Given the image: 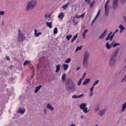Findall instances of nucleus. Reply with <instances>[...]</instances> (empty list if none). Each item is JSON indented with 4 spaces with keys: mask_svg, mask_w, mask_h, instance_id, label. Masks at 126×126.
I'll use <instances>...</instances> for the list:
<instances>
[{
    "mask_svg": "<svg viewBox=\"0 0 126 126\" xmlns=\"http://www.w3.org/2000/svg\"><path fill=\"white\" fill-rule=\"evenodd\" d=\"M87 106V104L86 103H83L80 105V108L81 110H83Z\"/></svg>",
    "mask_w": 126,
    "mask_h": 126,
    "instance_id": "14",
    "label": "nucleus"
},
{
    "mask_svg": "<svg viewBox=\"0 0 126 126\" xmlns=\"http://www.w3.org/2000/svg\"><path fill=\"white\" fill-rule=\"evenodd\" d=\"M46 26L49 27V28H50V29H52L53 27V25H52V22H46Z\"/></svg>",
    "mask_w": 126,
    "mask_h": 126,
    "instance_id": "20",
    "label": "nucleus"
},
{
    "mask_svg": "<svg viewBox=\"0 0 126 126\" xmlns=\"http://www.w3.org/2000/svg\"><path fill=\"white\" fill-rule=\"evenodd\" d=\"M126 108V103L125 102V103L122 105V108L121 110V112H125Z\"/></svg>",
    "mask_w": 126,
    "mask_h": 126,
    "instance_id": "23",
    "label": "nucleus"
},
{
    "mask_svg": "<svg viewBox=\"0 0 126 126\" xmlns=\"http://www.w3.org/2000/svg\"><path fill=\"white\" fill-rule=\"evenodd\" d=\"M120 45H121L120 43H115L113 44V48H116V47H117V46H120Z\"/></svg>",
    "mask_w": 126,
    "mask_h": 126,
    "instance_id": "32",
    "label": "nucleus"
},
{
    "mask_svg": "<svg viewBox=\"0 0 126 126\" xmlns=\"http://www.w3.org/2000/svg\"><path fill=\"white\" fill-rule=\"evenodd\" d=\"M85 37H86V34L83 33V39H85Z\"/></svg>",
    "mask_w": 126,
    "mask_h": 126,
    "instance_id": "50",
    "label": "nucleus"
},
{
    "mask_svg": "<svg viewBox=\"0 0 126 126\" xmlns=\"http://www.w3.org/2000/svg\"><path fill=\"white\" fill-rule=\"evenodd\" d=\"M105 112H106V109H103L98 113V115H99L101 118L103 117V116H104V114H105Z\"/></svg>",
    "mask_w": 126,
    "mask_h": 126,
    "instance_id": "11",
    "label": "nucleus"
},
{
    "mask_svg": "<svg viewBox=\"0 0 126 126\" xmlns=\"http://www.w3.org/2000/svg\"><path fill=\"white\" fill-rule=\"evenodd\" d=\"M81 82L80 81H79L78 83H77V85L78 86H80V85H81Z\"/></svg>",
    "mask_w": 126,
    "mask_h": 126,
    "instance_id": "49",
    "label": "nucleus"
},
{
    "mask_svg": "<svg viewBox=\"0 0 126 126\" xmlns=\"http://www.w3.org/2000/svg\"><path fill=\"white\" fill-rule=\"evenodd\" d=\"M61 65L60 64H58L56 66V72L58 73L60 72V70H61Z\"/></svg>",
    "mask_w": 126,
    "mask_h": 126,
    "instance_id": "21",
    "label": "nucleus"
},
{
    "mask_svg": "<svg viewBox=\"0 0 126 126\" xmlns=\"http://www.w3.org/2000/svg\"><path fill=\"white\" fill-rule=\"evenodd\" d=\"M66 76V74L65 73H64L63 74L62 77V80L63 82H64V81H65V77Z\"/></svg>",
    "mask_w": 126,
    "mask_h": 126,
    "instance_id": "24",
    "label": "nucleus"
},
{
    "mask_svg": "<svg viewBox=\"0 0 126 126\" xmlns=\"http://www.w3.org/2000/svg\"><path fill=\"white\" fill-rule=\"evenodd\" d=\"M90 82V79H86L83 83V85H87Z\"/></svg>",
    "mask_w": 126,
    "mask_h": 126,
    "instance_id": "17",
    "label": "nucleus"
},
{
    "mask_svg": "<svg viewBox=\"0 0 126 126\" xmlns=\"http://www.w3.org/2000/svg\"><path fill=\"white\" fill-rule=\"evenodd\" d=\"M42 87V85H39L35 88V89L34 90L35 93H38V91L41 89V88Z\"/></svg>",
    "mask_w": 126,
    "mask_h": 126,
    "instance_id": "19",
    "label": "nucleus"
},
{
    "mask_svg": "<svg viewBox=\"0 0 126 126\" xmlns=\"http://www.w3.org/2000/svg\"><path fill=\"white\" fill-rule=\"evenodd\" d=\"M94 3H95V0H94L92 2V3L91 2V3L90 4L91 8H92V7H93V5Z\"/></svg>",
    "mask_w": 126,
    "mask_h": 126,
    "instance_id": "36",
    "label": "nucleus"
},
{
    "mask_svg": "<svg viewBox=\"0 0 126 126\" xmlns=\"http://www.w3.org/2000/svg\"><path fill=\"white\" fill-rule=\"evenodd\" d=\"M99 83V80H96L93 85V86L95 87Z\"/></svg>",
    "mask_w": 126,
    "mask_h": 126,
    "instance_id": "33",
    "label": "nucleus"
},
{
    "mask_svg": "<svg viewBox=\"0 0 126 126\" xmlns=\"http://www.w3.org/2000/svg\"><path fill=\"white\" fill-rule=\"evenodd\" d=\"M80 68V67H78L76 69V71H78V70Z\"/></svg>",
    "mask_w": 126,
    "mask_h": 126,
    "instance_id": "61",
    "label": "nucleus"
},
{
    "mask_svg": "<svg viewBox=\"0 0 126 126\" xmlns=\"http://www.w3.org/2000/svg\"><path fill=\"white\" fill-rule=\"evenodd\" d=\"M4 14V11H0V15H3Z\"/></svg>",
    "mask_w": 126,
    "mask_h": 126,
    "instance_id": "44",
    "label": "nucleus"
},
{
    "mask_svg": "<svg viewBox=\"0 0 126 126\" xmlns=\"http://www.w3.org/2000/svg\"><path fill=\"white\" fill-rule=\"evenodd\" d=\"M107 29H106L98 37L99 40H102V39H103L104 38H105V37H106V36L107 35Z\"/></svg>",
    "mask_w": 126,
    "mask_h": 126,
    "instance_id": "7",
    "label": "nucleus"
},
{
    "mask_svg": "<svg viewBox=\"0 0 126 126\" xmlns=\"http://www.w3.org/2000/svg\"><path fill=\"white\" fill-rule=\"evenodd\" d=\"M71 62V58H68L65 60V63H69Z\"/></svg>",
    "mask_w": 126,
    "mask_h": 126,
    "instance_id": "28",
    "label": "nucleus"
},
{
    "mask_svg": "<svg viewBox=\"0 0 126 126\" xmlns=\"http://www.w3.org/2000/svg\"><path fill=\"white\" fill-rule=\"evenodd\" d=\"M30 63V62L28 61H25V62L24 63V65H27V64H28V63Z\"/></svg>",
    "mask_w": 126,
    "mask_h": 126,
    "instance_id": "38",
    "label": "nucleus"
},
{
    "mask_svg": "<svg viewBox=\"0 0 126 126\" xmlns=\"http://www.w3.org/2000/svg\"><path fill=\"white\" fill-rule=\"evenodd\" d=\"M98 16H99L98 15H96L94 18V19L96 20L97 18H98Z\"/></svg>",
    "mask_w": 126,
    "mask_h": 126,
    "instance_id": "55",
    "label": "nucleus"
},
{
    "mask_svg": "<svg viewBox=\"0 0 126 126\" xmlns=\"http://www.w3.org/2000/svg\"><path fill=\"white\" fill-rule=\"evenodd\" d=\"M113 33V32H111L107 35V37L105 38V41H108L110 39V37L112 36V34Z\"/></svg>",
    "mask_w": 126,
    "mask_h": 126,
    "instance_id": "22",
    "label": "nucleus"
},
{
    "mask_svg": "<svg viewBox=\"0 0 126 126\" xmlns=\"http://www.w3.org/2000/svg\"><path fill=\"white\" fill-rule=\"evenodd\" d=\"M67 92H74L75 91V85L71 79H68L65 84Z\"/></svg>",
    "mask_w": 126,
    "mask_h": 126,
    "instance_id": "2",
    "label": "nucleus"
},
{
    "mask_svg": "<svg viewBox=\"0 0 126 126\" xmlns=\"http://www.w3.org/2000/svg\"><path fill=\"white\" fill-rule=\"evenodd\" d=\"M44 113L45 115H46V113H47V109H45L44 110Z\"/></svg>",
    "mask_w": 126,
    "mask_h": 126,
    "instance_id": "58",
    "label": "nucleus"
},
{
    "mask_svg": "<svg viewBox=\"0 0 126 126\" xmlns=\"http://www.w3.org/2000/svg\"><path fill=\"white\" fill-rule=\"evenodd\" d=\"M36 5H37V0H31L27 5L26 10L27 11L31 10V9H33Z\"/></svg>",
    "mask_w": 126,
    "mask_h": 126,
    "instance_id": "4",
    "label": "nucleus"
},
{
    "mask_svg": "<svg viewBox=\"0 0 126 126\" xmlns=\"http://www.w3.org/2000/svg\"><path fill=\"white\" fill-rule=\"evenodd\" d=\"M100 11H101V10H99L96 15L99 16V15L100 14Z\"/></svg>",
    "mask_w": 126,
    "mask_h": 126,
    "instance_id": "54",
    "label": "nucleus"
},
{
    "mask_svg": "<svg viewBox=\"0 0 126 126\" xmlns=\"http://www.w3.org/2000/svg\"><path fill=\"white\" fill-rule=\"evenodd\" d=\"M77 24H78V22H74L73 23V25L74 26H76V25Z\"/></svg>",
    "mask_w": 126,
    "mask_h": 126,
    "instance_id": "51",
    "label": "nucleus"
},
{
    "mask_svg": "<svg viewBox=\"0 0 126 126\" xmlns=\"http://www.w3.org/2000/svg\"><path fill=\"white\" fill-rule=\"evenodd\" d=\"M83 76H84V77H85V76H86V73H84Z\"/></svg>",
    "mask_w": 126,
    "mask_h": 126,
    "instance_id": "62",
    "label": "nucleus"
},
{
    "mask_svg": "<svg viewBox=\"0 0 126 126\" xmlns=\"http://www.w3.org/2000/svg\"><path fill=\"white\" fill-rule=\"evenodd\" d=\"M117 32H119L118 29H116V31L112 33V34H114V36H115V34H116V33H117Z\"/></svg>",
    "mask_w": 126,
    "mask_h": 126,
    "instance_id": "46",
    "label": "nucleus"
},
{
    "mask_svg": "<svg viewBox=\"0 0 126 126\" xmlns=\"http://www.w3.org/2000/svg\"><path fill=\"white\" fill-rule=\"evenodd\" d=\"M18 36H19L20 35H22L23 34V33H21V30H18Z\"/></svg>",
    "mask_w": 126,
    "mask_h": 126,
    "instance_id": "43",
    "label": "nucleus"
},
{
    "mask_svg": "<svg viewBox=\"0 0 126 126\" xmlns=\"http://www.w3.org/2000/svg\"><path fill=\"white\" fill-rule=\"evenodd\" d=\"M125 72H126V70L125 69V68H123L121 70H119L117 73L120 76H123V75L125 74Z\"/></svg>",
    "mask_w": 126,
    "mask_h": 126,
    "instance_id": "8",
    "label": "nucleus"
},
{
    "mask_svg": "<svg viewBox=\"0 0 126 126\" xmlns=\"http://www.w3.org/2000/svg\"><path fill=\"white\" fill-rule=\"evenodd\" d=\"M63 17H64V13L63 12H61L58 15V18H60L61 20H63Z\"/></svg>",
    "mask_w": 126,
    "mask_h": 126,
    "instance_id": "18",
    "label": "nucleus"
},
{
    "mask_svg": "<svg viewBox=\"0 0 126 126\" xmlns=\"http://www.w3.org/2000/svg\"><path fill=\"white\" fill-rule=\"evenodd\" d=\"M41 34H42V32H39L38 33H37V29H34L35 37H39V36H40V35H41Z\"/></svg>",
    "mask_w": 126,
    "mask_h": 126,
    "instance_id": "12",
    "label": "nucleus"
},
{
    "mask_svg": "<svg viewBox=\"0 0 126 126\" xmlns=\"http://www.w3.org/2000/svg\"><path fill=\"white\" fill-rule=\"evenodd\" d=\"M120 51V48L117 49L115 50L114 54L110 56L109 61V64L110 67H114L116 64V61L117 60V56H118V53Z\"/></svg>",
    "mask_w": 126,
    "mask_h": 126,
    "instance_id": "1",
    "label": "nucleus"
},
{
    "mask_svg": "<svg viewBox=\"0 0 126 126\" xmlns=\"http://www.w3.org/2000/svg\"><path fill=\"white\" fill-rule=\"evenodd\" d=\"M46 107H47V109L51 110V111H54V107H53L52 106V104H51L50 103L47 104Z\"/></svg>",
    "mask_w": 126,
    "mask_h": 126,
    "instance_id": "15",
    "label": "nucleus"
},
{
    "mask_svg": "<svg viewBox=\"0 0 126 126\" xmlns=\"http://www.w3.org/2000/svg\"><path fill=\"white\" fill-rule=\"evenodd\" d=\"M82 97H84V94H79L78 96V98H82Z\"/></svg>",
    "mask_w": 126,
    "mask_h": 126,
    "instance_id": "39",
    "label": "nucleus"
},
{
    "mask_svg": "<svg viewBox=\"0 0 126 126\" xmlns=\"http://www.w3.org/2000/svg\"><path fill=\"white\" fill-rule=\"evenodd\" d=\"M54 34H57L58 33V28H55L53 31Z\"/></svg>",
    "mask_w": 126,
    "mask_h": 126,
    "instance_id": "34",
    "label": "nucleus"
},
{
    "mask_svg": "<svg viewBox=\"0 0 126 126\" xmlns=\"http://www.w3.org/2000/svg\"><path fill=\"white\" fill-rule=\"evenodd\" d=\"M114 37H115V36L114 35L113 33L111 35H110L109 40H110V41H113V38H114Z\"/></svg>",
    "mask_w": 126,
    "mask_h": 126,
    "instance_id": "35",
    "label": "nucleus"
},
{
    "mask_svg": "<svg viewBox=\"0 0 126 126\" xmlns=\"http://www.w3.org/2000/svg\"><path fill=\"white\" fill-rule=\"evenodd\" d=\"M98 16H99L98 15H96L94 18V19L96 20L97 18H98Z\"/></svg>",
    "mask_w": 126,
    "mask_h": 126,
    "instance_id": "57",
    "label": "nucleus"
},
{
    "mask_svg": "<svg viewBox=\"0 0 126 126\" xmlns=\"http://www.w3.org/2000/svg\"><path fill=\"white\" fill-rule=\"evenodd\" d=\"M78 36V33H77L72 38L71 43H73L74 41L76 40V38H77V36Z\"/></svg>",
    "mask_w": 126,
    "mask_h": 126,
    "instance_id": "16",
    "label": "nucleus"
},
{
    "mask_svg": "<svg viewBox=\"0 0 126 126\" xmlns=\"http://www.w3.org/2000/svg\"><path fill=\"white\" fill-rule=\"evenodd\" d=\"M124 79H125V82H126V75L125 77H124Z\"/></svg>",
    "mask_w": 126,
    "mask_h": 126,
    "instance_id": "64",
    "label": "nucleus"
},
{
    "mask_svg": "<svg viewBox=\"0 0 126 126\" xmlns=\"http://www.w3.org/2000/svg\"><path fill=\"white\" fill-rule=\"evenodd\" d=\"M87 3L90 4L91 3V1L90 0H85Z\"/></svg>",
    "mask_w": 126,
    "mask_h": 126,
    "instance_id": "41",
    "label": "nucleus"
},
{
    "mask_svg": "<svg viewBox=\"0 0 126 126\" xmlns=\"http://www.w3.org/2000/svg\"><path fill=\"white\" fill-rule=\"evenodd\" d=\"M110 0H107L105 4V15L106 17L109 15V6L108 4L110 2Z\"/></svg>",
    "mask_w": 126,
    "mask_h": 126,
    "instance_id": "5",
    "label": "nucleus"
},
{
    "mask_svg": "<svg viewBox=\"0 0 126 126\" xmlns=\"http://www.w3.org/2000/svg\"><path fill=\"white\" fill-rule=\"evenodd\" d=\"M93 94H94V92H91V93H90V97H92V96H93Z\"/></svg>",
    "mask_w": 126,
    "mask_h": 126,
    "instance_id": "45",
    "label": "nucleus"
},
{
    "mask_svg": "<svg viewBox=\"0 0 126 126\" xmlns=\"http://www.w3.org/2000/svg\"><path fill=\"white\" fill-rule=\"evenodd\" d=\"M63 67L64 70H67V68H68V65L67 64H63Z\"/></svg>",
    "mask_w": 126,
    "mask_h": 126,
    "instance_id": "25",
    "label": "nucleus"
},
{
    "mask_svg": "<svg viewBox=\"0 0 126 126\" xmlns=\"http://www.w3.org/2000/svg\"><path fill=\"white\" fill-rule=\"evenodd\" d=\"M17 113H19L21 115H23L25 113V108H20L17 111Z\"/></svg>",
    "mask_w": 126,
    "mask_h": 126,
    "instance_id": "10",
    "label": "nucleus"
},
{
    "mask_svg": "<svg viewBox=\"0 0 126 126\" xmlns=\"http://www.w3.org/2000/svg\"><path fill=\"white\" fill-rule=\"evenodd\" d=\"M119 0H113V9H118Z\"/></svg>",
    "mask_w": 126,
    "mask_h": 126,
    "instance_id": "6",
    "label": "nucleus"
},
{
    "mask_svg": "<svg viewBox=\"0 0 126 126\" xmlns=\"http://www.w3.org/2000/svg\"><path fill=\"white\" fill-rule=\"evenodd\" d=\"M48 15L47 14H45V18H46V19H47V18H48Z\"/></svg>",
    "mask_w": 126,
    "mask_h": 126,
    "instance_id": "59",
    "label": "nucleus"
},
{
    "mask_svg": "<svg viewBox=\"0 0 126 126\" xmlns=\"http://www.w3.org/2000/svg\"><path fill=\"white\" fill-rule=\"evenodd\" d=\"M72 37V35H68L66 36V39L67 40V41H69L70 40V38Z\"/></svg>",
    "mask_w": 126,
    "mask_h": 126,
    "instance_id": "30",
    "label": "nucleus"
},
{
    "mask_svg": "<svg viewBox=\"0 0 126 126\" xmlns=\"http://www.w3.org/2000/svg\"><path fill=\"white\" fill-rule=\"evenodd\" d=\"M98 16H99L98 15H96L94 18V19L96 20L97 18H98Z\"/></svg>",
    "mask_w": 126,
    "mask_h": 126,
    "instance_id": "56",
    "label": "nucleus"
},
{
    "mask_svg": "<svg viewBox=\"0 0 126 126\" xmlns=\"http://www.w3.org/2000/svg\"><path fill=\"white\" fill-rule=\"evenodd\" d=\"M85 15V13H84L82 14V15H81V18H83L84 17Z\"/></svg>",
    "mask_w": 126,
    "mask_h": 126,
    "instance_id": "52",
    "label": "nucleus"
},
{
    "mask_svg": "<svg viewBox=\"0 0 126 126\" xmlns=\"http://www.w3.org/2000/svg\"><path fill=\"white\" fill-rule=\"evenodd\" d=\"M69 4V2H67V3H66L65 4H64L63 7L62 8H63V9L64 10H65V9H66V8L68 7L67 5Z\"/></svg>",
    "mask_w": 126,
    "mask_h": 126,
    "instance_id": "29",
    "label": "nucleus"
},
{
    "mask_svg": "<svg viewBox=\"0 0 126 126\" xmlns=\"http://www.w3.org/2000/svg\"><path fill=\"white\" fill-rule=\"evenodd\" d=\"M75 19H76V18H75V17H73V22H75Z\"/></svg>",
    "mask_w": 126,
    "mask_h": 126,
    "instance_id": "53",
    "label": "nucleus"
},
{
    "mask_svg": "<svg viewBox=\"0 0 126 126\" xmlns=\"http://www.w3.org/2000/svg\"><path fill=\"white\" fill-rule=\"evenodd\" d=\"M119 27L120 29V33H123V32H124V30H126L125 27H124V26H123L122 25H120Z\"/></svg>",
    "mask_w": 126,
    "mask_h": 126,
    "instance_id": "13",
    "label": "nucleus"
},
{
    "mask_svg": "<svg viewBox=\"0 0 126 126\" xmlns=\"http://www.w3.org/2000/svg\"><path fill=\"white\" fill-rule=\"evenodd\" d=\"M83 111L85 114H87V113L89 112V110H88V108L87 107H85V108H83Z\"/></svg>",
    "mask_w": 126,
    "mask_h": 126,
    "instance_id": "26",
    "label": "nucleus"
},
{
    "mask_svg": "<svg viewBox=\"0 0 126 126\" xmlns=\"http://www.w3.org/2000/svg\"><path fill=\"white\" fill-rule=\"evenodd\" d=\"M106 47L108 50H110V49H111V46H110V44L108 42L106 43Z\"/></svg>",
    "mask_w": 126,
    "mask_h": 126,
    "instance_id": "31",
    "label": "nucleus"
},
{
    "mask_svg": "<svg viewBox=\"0 0 126 126\" xmlns=\"http://www.w3.org/2000/svg\"><path fill=\"white\" fill-rule=\"evenodd\" d=\"M82 48H83V46H77L75 50V52H77L78 51H80V50H81V49H82Z\"/></svg>",
    "mask_w": 126,
    "mask_h": 126,
    "instance_id": "27",
    "label": "nucleus"
},
{
    "mask_svg": "<svg viewBox=\"0 0 126 126\" xmlns=\"http://www.w3.org/2000/svg\"><path fill=\"white\" fill-rule=\"evenodd\" d=\"M25 40V36L24 34H20L18 35L19 42H23V40Z\"/></svg>",
    "mask_w": 126,
    "mask_h": 126,
    "instance_id": "9",
    "label": "nucleus"
},
{
    "mask_svg": "<svg viewBox=\"0 0 126 126\" xmlns=\"http://www.w3.org/2000/svg\"><path fill=\"white\" fill-rule=\"evenodd\" d=\"M6 61H10V58H9V57L6 56Z\"/></svg>",
    "mask_w": 126,
    "mask_h": 126,
    "instance_id": "48",
    "label": "nucleus"
},
{
    "mask_svg": "<svg viewBox=\"0 0 126 126\" xmlns=\"http://www.w3.org/2000/svg\"><path fill=\"white\" fill-rule=\"evenodd\" d=\"M95 110V111H99V108L98 107H96Z\"/></svg>",
    "mask_w": 126,
    "mask_h": 126,
    "instance_id": "63",
    "label": "nucleus"
},
{
    "mask_svg": "<svg viewBox=\"0 0 126 126\" xmlns=\"http://www.w3.org/2000/svg\"><path fill=\"white\" fill-rule=\"evenodd\" d=\"M84 59L83 61V66L84 68H87L88 67V59H89V52L88 51H85L84 53Z\"/></svg>",
    "mask_w": 126,
    "mask_h": 126,
    "instance_id": "3",
    "label": "nucleus"
},
{
    "mask_svg": "<svg viewBox=\"0 0 126 126\" xmlns=\"http://www.w3.org/2000/svg\"><path fill=\"white\" fill-rule=\"evenodd\" d=\"M120 2L124 4L125 2H126V0H120Z\"/></svg>",
    "mask_w": 126,
    "mask_h": 126,
    "instance_id": "42",
    "label": "nucleus"
},
{
    "mask_svg": "<svg viewBox=\"0 0 126 126\" xmlns=\"http://www.w3.org/2000/svg\"><path fill=\"white\" fill-rule=\"evenodd\" d=\"M87 32H88V30L86 29L84 30V32H83L84 34H86V33H87Z\"/></svg>",
    "mask_w": 126,
    "mask_h": 126,
    "instance_id": "47",
    "label": "nucleus"
},
{
    "mask_svg": "<svg viewBox=\"0 0 126 126\" xmlns=\"http://www.w3.org/2000/svg\"><path fill=\"white\" fill-rule=\"evenodd\" d=\"M72 99H76V98H78V96L77 95L74 94L72 96Z\"/></svg>",
    "mask_w": 126,
    "mask_h": 126,
    "instance_id": "37",
    "label": "nucleus"
},
{
    "mask_svg": "<svg viewBox=\"0 0 126 126\" xmlns=\"http://www.w3.org/2000/svg\"><path fill=\"white\" fill-rule=\"evenodd\" d=\"M74 17H75V18L78 19L79 18V16H78V15H76V16H74Z\"/></svg>",
    "mask_w": 126,
    "mask_h": 126,
    "instance_id": "60",
    "label": "nucleus"
},
{
    "mask_svg": "<svg viewBox=\"0 0 126 126\" xmlns=\"http://www.w3.org/2000/svg\"><path fill=\"white\" fill-rule=\"evenodd\" d=\"M93 90H94V86H93L90 89V92H93Z\"/></svg>",
    "mask_w": 126,
    "mask_h": 126,
    "instance_id": "40",
    "label": "nucleus"
}]
</instances>
